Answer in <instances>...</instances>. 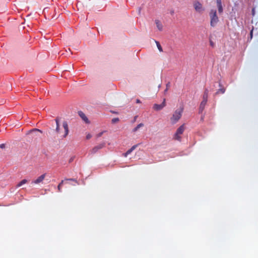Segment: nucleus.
Masks as SVG:
<instances>
[{"instance_id": "6ab92c4d", "label": "nucleus", "mask_w": 258, "mask_h": 258, "mask_svg": "<svg viewBox=\"0 0 258 258\" xmlns=\"http://www.w3.org/2000/svg\"><path fill=\"white\" fill-rule=\"evenodd\" d=\"M155 43L156 44L158 50H159V51L162 52L163 49H162V48L160 43L157 41H155Z\"/></svg>"}, {"instance_id": "aec40b11", "label": "nucleus", "mask_w": 258, "mask_h": 258, "mask_svg": "<svg viewBox=\"0 0 258 258\" xmlns=\"http://www.w3.org/2000/svg\"><path fill=\"white\" fill-rule=\"evenodd\" d=\"M40 132V133H42V131H41V130H39V129H37V128H34V129H33V130H31L29 131L28 132V134L31 133H32V132Z\"/></svg>"}, {"instance_id": "c85d7f7f", "label": "nucleus", "mask_w": 258, "mask_h": 258, "mask_svg": "<svg viewBox=\"0 0 258 258\" xmlns=\"http://www.w3.org/2000/svg\"><path fill=\"white\" fill-rule=\"evenodd\" d=\"M166 87L167 88L169 87V83L167 84Z\"/></svg>"}, {"instance_id": "2f4dec72", "label": "nucleus", "mask_w": 258, "mask_h": 258, "mask_svg": "<svg viewBox=\"0 0 258 258\" xmlns=\"http://www.w3.org/2000/svg\"><path fill=\"white\" fill-rule=\"evenodd\" d=\"M219 86H220V87H221V86H222V85H221V83H219Z\"/></svg>"}, {"instance_id": "393cba45", "label": "nucleus", "mask_w": 258, "mask_h": 258, "mask_svg": "<svg viewBox=\"0 0 258 258\" xmlns=\"http://www.w3.org/2000/svg\"><path fill=\"white\" fill-rule=\"evenodd\" d=\"M103 134V132H101L100 133H99L98 134H97V137L99 138V137H100Z\"/></svg>"}, {"instance_id": "39448f33", "label": "nucleus", "mask_w": 258, "mask_h": 258, "mask_svg": "<svg viewBox=\"0 0 258 258\" xmlns=\"http://www.w3.org/2000/svg\"><path fill=\"white\" fill-rule=\"evenodd\" d=\"M62 127L64 129V134L62 135V138H65L67 137L69 133V126L67 121H64L62 122Z\"/></svg>"}, {"instance_id": "6e6552de", "label": "nucleus", "mask_w": 258, "mask_h": 258, "mask_svg": "<svg viewBox=\"0 0 258 258\" xmlns=\"http://www.w3.org/2000/svg\"><path fill=\"white\" fill-rule=\"evenodd\" d=\"M46 176V174H43L40 176H39L36 179L33 180L32 182V184H39L40 182H42V181L44 180Z\"/></svg>"}, {"instance_id": "b1692460", "label": "nucleus", "mask_w": 258, "mask_h": 258, "mask_svg": "<svg viewBox=\"0 0 258 258\" xmlns=\"http://www.w3.org/2000/svg\"><path fill=\"white\" fill-rule=\"evenodd\" d=\"M91 137H92V136H91V134H88L86 136V139H87V140L90 139Z\"/></svg>"}, {"instance_id": "72a5a7b5", "label": "nucleus", "mask_w": 258, "mask_h": 258, "mask_svg": "<svg viewBox=\"0 0 258 258\" xmlns=\"http://www.w3.org/2000/svg\"><path fill=\"white\" fill-rule=\"evenodd\" d=\"M72 160H73V159H71L70 162H71Z\"/></svg>"}, {"instance_id": "4be33fe9", "label": "nucleus", "mask_w": 258, "mask_h": 258, "mask_svg": "<svg viewBox=\"0 0 258 258\" xmlns=\"http://www.w3.org/2000/svg\"><path fill=\"white\" fill-rule=\"evenodd\" d=\"M118 121H119V118H113L112 120H111V122L112 123H116Z\"/></svg>"}, {"instance_id": "ddd939ff", "label": "nucleus", "mask_w": 258, "mask_h": 258, "mask_svg": "<svg viewBox=\"0 0 258 258\" xmlns=\"http://www.w3.org/2000/svg\"><path fill=\"white\" fill-rule=\"evenodd\" d=\"M55 122H56V128L55 130V131L56 134H60V126L59 124V119L58 118H56L55 119Z\"/></svg>"}, {"instance_id": "dca6fc26", "label": "nucleus", "mask_w": 258, "mask_h": 258, "mask_svg": "<svg viewBox=\"0 0 258 258\" xmlns=\"http://www.w3.org/2000/svg\"><path fill=\"white\" fill-rule=\"evenodd\" d=\"M225 92V89L224 87L221 88L217 90V91L215 93V95H218L219 93L223 94Z\"/></svg>"}, {"instance_id": "1a4fd4ad", "label": "nucleus", "mask_w": 258, "mask_h": 258, "mask_svg": "<svg viewBox=\"0 0 258 258\" xmlns=\"http://www.w3.org/2000/svg\"><path fill=\"white\" fill-rule=\"evenodd\" d=\"M217 6L218 7V12L220 14L223 12V7L222 5L221 0H216Z\"/></svg>"}, {"instance_id": "f3484780", "label": "nucleus", "mask_w": 258, "mask_h": 258, "mask_svg": "<svg viewBox=\"0 0 258 258\" xmlns=\"http://www.w3.org/2000/svg\"><path fill=\"white\" fill-rule=\"evenodd\" d=\"M28 182L27 180V179H23L22 180H21L17 185V187H20L21 186H22V185L26 183L27 182Z\"/></svg>"}, {"instance_id": "20e7f679", "label": "nucleus", "mask_w": 258, "mask_h": 258, "mask_svg": "<svg viewBox=\"0 0 258 258\" xmlns=\"http://www.w3.org/2000/svg\"><path fill=\"white\" fill-rule=\"evenodd\" d=\"M194 7L195 10L198 13H201L204 11L202 4L199 2H195L194 3Z\"/></svg>"}, {"instance_id": "9d476101", "label": "nucleus", "mask_w": 258, "mask_h": 258, "mask_svg": "<svg viewBox=\"0 0 258 258\" xmlns=\"http://www.w3.org/2000/svg\"><path fill=\"white\" fill-rule=\"evenodd\" d=\"M207 102V101H204V100H203L201 102V103L200 105V107H199V113H202L203 112V111H204Z\"/></svg>"}, {"instance_id": "f8f14e48", "label": "nucleus", "mask_w": 258, "mask_h": 258, "mask_svg": "<svg viewBox=\"0 0 258 258\" xmlns=\"http://www.w3.org/2000/svg\"><path fill=\"white\" fill-rule=\"evenodd\" d=\"M137 145H135L133 146L130 149L128 150L123 154L124 157H126L128 155L130 154L137 148Z\"/></svg>"}, {"instance_id": "f257e3e1", "label": "nucleus", "mask_w": 258, "mask_h": 258, "mask_svg": "<svg viewBox=\"0 0 258 258\" xmlns=\"http://www.w3.org/2000/svg\"><path fill=\"white\" fill-rule=\"evenodd\" d=\"M183 111V107H180L177 109L173 113L172 117L170 118L171 121L172 123H176L181 118Z\"/></svg>"}, {"instance_id": "0eeeda50", "label": "nucleus", "mask_w": 258, "mask_h": 258, "mask_svg": "<svg viewBox=\"0 0 258 258\" xmlns=\"http://www.w3.org/2000/svg\"><path fill=\"white\" fill-rule=\"evenodd\" d=\"M105 146V143H102L94 147L91 150V153L93 154L96 153L99 150L103 148Z\"/></svg>"}, {"instance_id": "bb28decb", "label": "nucleus", "mask_w": 258, "mask_h": 258, "mask_svg": "<svg viewBox=\"0 0 258 258\" xmlns=\"http://www.w3.org/2000/svg\"><path fill=\"white\" fill-rule=\"evenodd\" d=\"M250 39H251L252 37V30L250 31Z\"/></svg>"}, {"instance_id": "7c9ffc66", "label": "nucleus", "mask_w": 258, "mask_h": 258, "mask_svg": "<svg viewBox=\"0 0 258 258\" xmlns=\"http://www.w3.org/2000/svg\"><path fill=\"white\" fill-rule=\"evenodd\" d=\"M211 45L213 46V44L212 42H211Z\"/></svg>"}, {"instance_id": "9b49d317", "label": "nucleus", "mask_w": 258, "mask_h": 258, "mask_svg": "<svg viewBox=\"0 0 258 258\" xmlns=\"http://www.w3.org/2000/svg\"><path fill=\"white\" fill-rule=\"evenodd\" d=\"M78 114L79 116L81 117V118L86 122L88 123L89 120L87 116L85 115V114L82 112V111H79Z\"/></svg>"}, {"instance_id": "5701e85b", "label": "nucleus", "mask_w": 258, "mask_h": 258, "mask_svg": "<svg viewBox=\"0 0 258 258\" xmlns=\"http://www.w3.org/2000/svg\"><path fill=\"white\" fill-rule=\"evenodd\" d=\"M66 180L73 181H75L76 183L78 184V181H77V180L76 179H74V178H69V179H66Z\"/></svg>"}, {"instance_id": "a211bd4d", "label": "nucleus", "mask_w": 258, "mask_h": 258, "mask_svg": "<svg viewBox=\"0 0 258 258\" xmlns=\"http://www.w3.org/2000/svg\"><path fill=\"white\" fill-rule=\"evenodd\" d=\"M144 124L143 123H139L136 127H135L133 131L134 132H137L140 127H143Z\"/></svg>"}, {"instance_id": "cd10ccee", "label": "nucleus", "mask_w": 258, "mask_h": 258, "mask_svg": "<svg viewBox=\"0 0 258 258\" xmlns=\"http://www.w3.org/2000/svg\"><path fill=\"white\" fill-rule=\"evenodd\" d=\"M136 102H137V103H140V102H141V101H140V100L139 99H137V100H136Z\"/></svg>"}, {"instance_id": "4468645a", "label": "nucleus", "mask_w": 258, "mask_h": 258, "mask_svg": "<svg viewBox=\"0 0 258 258\" xmlns=\"http://www.w3.org/2000/svg\"><path fill=\"white\" fill-rule=\"evenodd\" d=\"M155 24L156 25L157 28L159 31H162L163 30V25L161 22L159 20H155Z\"/></svg>"}, {"instance_id": "7ed1b4c3", "label": "nucleus", "mask_w": 258, "mask_h": 258, "mask_svg": "<svg viewBox=\"0 0 258 258\" xmlns=\"http://www.w3.org/2000/svg\"><path fill=\"white\" fill-rule=\"evenodd\" d=\"M184 130V124H182L181 126H180L176 130V132L174 135L173 139L175 140L181 141V137L180 135L183 134Z\"/></svg>"}, {"instance_id": "f03ea898", "label": "nucleus", "mask_w": 258, "mask_h": 258, "mask_svg": "<svg viewBox=\"0 0 258 258\" xmlns=\"http://www.w3.org/2000/svg\"><path fill=\"white\" fill-rule=\"evenodd\" d=\"M209 15L210 17V25L211 27H214L219 22V18L217 15L216 10H211Z\"/></svg>"}, {"instance_id": "c756f323", "label": "nucleus", "mask_w": 258, "mask_h": 258, "mask_svg": "<svg viewBox=\"0 0 258 258\" xmlns=\"http://www.w3.org/2000/svg\"><path fill=\"white\" fill-rule=\"evenodd\" d=\"M252 13H253V15H254V9H252Z\"/></svg>"}, {"instance_id": "473e14b6", "label": "nucleus", "mask_w": 258, "mask_h": 258, "mask_svg": "<svg viewBox=\"0 0 258 258\" xmlns=\"http://www.w3.org/2000/svg\"><path fill=\"white\" fill-rule=\"evenodd\" d=\"M167 90H168V88H166V89L165 90V91H167Z\"/></svg>"}, {"instance_id": "423d86ee", "label": "nucleus", "mask_w": 258, "mask_h": 258, "mask_svg": "<svg viewBox=\"0 0 258 258\" xmlns=\"http://www.w3.org/2000/svg\"><path fill=\"white\" fill-rule=\"evenodd\" d=\"M166 106L165 99L163 100V102L161 104H155L153 106V109L155 110L158 111L161 110L163 107Z\"/></svg>"}, {"instance_id": "a878e982", "label": "nucleus", "mask_w": 258, "mask_h": 258, "mask_svg": "<svg viewBox=\"0 0 258 258\" xmlns=\"http://www.w3.org/2000/svg\"><path fill=\"white\" fill-rule=\"evenodd\" d=\"M5 144H1V145H0V148H4V147H5Z\"/></svg>"}, {"instance_id": "2eb2a0df", "label": "nucleus", "mask_w": 258, "mask_h": 258, "mask_svg": "<svg viewBox=\"0 0 258 258\" xmlns=\"http://www.w3.org/2000/svg\"><path fill=\"white\" fill-rule=\"evenodd\" d=\"M208 94H209V90L208 89H206L204 91L203 95V100L204 101H208Z\"/></svg>"}, {"instance_id": "412c9836", "label": "nucleus", "mask_w": 258, "mask_h": 258, "mask_svg": "<svg viewBox=\"0 0 258 258\" xmlns=\"http://www.w3.org/2000/svg\"><path fill=\"white\" fill-rule=\"evenodd\" d=\"M63 183V180H61V181L59 183V184L57 186L58 190L59 192H60L61 191V185H62Z\"/></svg>"}]
</instances>
